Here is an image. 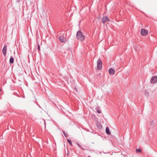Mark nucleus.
I'll return each mask as SVG.
<instances>
[{
    "mask_svg": "<svg viewBox=\"0 0 157 157\" xmlns=\"http://www.w3.org/2000/svg\"><path fill=\"white\" fill-rule=\"evenodd\" d=\"M63 132L66 137H67L68 136L67 133H65L64 131H63Z\"/></svg>",
    "mask_w": 157,
    "mask_h": 157,
    "instance_id": "f8f14e48",
    "label": "nucleus"
},
{
    "mask_svg": "<svg viewBox=\"0 0 157 157\" xmlns=\"http://www.w3.org/2000/svg\"><path fill=\"white\" fill-rule=\"evenodd\" d=\"M67 141L68 143L69 144H70V145H72L71 141L70 140L67 139Z\"/></svg>",
    "mask_w": 157,
    "mask_h": 157,
    "instance_id": "ddd939ff",
    "label": "nucleus"
},
{
    "mask_svg": "<svg viewBox=\"0 0 157 157\" xmlns=\"http://www.w3.org/2000/svg\"><path fill=\"white\" fill-rule=\"evenodd\" d=\"M38 50L40 51V47L39 45H38Z\"/></svg>",
    "mask_w": 157,
    "mask_h": 157,
    "instance_id": "a211bd4d",
    "label": "nucleus"
},
{
    "mask_svg": "<svg viewBox=\"0 0 157 157\" xmlns=\"http://www.w3.org/2000/svg\"><path fill=\"white\" fill-rule=\"evenodd\" d=\"M142 151V150L140 149H136V152L137 153H138L139 152H141Z\"/></svg>",
    "mask_w": 157,
    "mask_h": 157,
    "instance_id": "4468645a",
    "label": "nucleus"
},
{
    "mask_svg": "<svg viewBox=\"0 0 157 157\" xmlns=\"http://www.w3.org/2000/svg\"><path fill=\"white\" fill-rule=\"evenodd\" d=\"M114 70L112 68H110L109 70V73L111 75H113L115 73Z\"/></svg>",
    "mask_w": 157,
    "mask_h": 157,
    "instance_id": "6e6552de",
    "label": "nucleus"
},
{
    "mask_svg": "<svg viewBox=\"0 0 157 157\" xmlns=\"http://www.w3.org/2000/svg\"><path fill=\"white\" fill-rule=\"evenodd\" d=\"M7 46L6 45H5L2 49V52L4 56H5L6 55V51H7Z\"/></svg>",
    "mask_w": 157,
    "mask_h": 157,
    "instance_id": "0eeeda50",
    "label": "nucleus"
},
{
    "mask_svg": "<svg viewBox=\"0 0 157 157\" xmlns=\"http://www.w3.org/2000/svg\"><path fill=\"white\" fill-rule=\"evenodd\" d=\"M106 132L108 135H110L111 134V132L108 127H107L106 128Z\"/></svg>",
    "mask_w": 157,
    "mask_h": 157,
    "instance_id": "1a4fd4ad",
    "label": "nucleus"
},
{
    "mask_svg": "<svg viewBox=\"0 0 157 157\" xmlns=\"http://www.w3.org/2000/svg\"><path fill=\"white\" fill-rule=\"evenodd\" d=\"M14 62V58L12 56H11L10 59V62L11 63H13Z\"/></svg>",
    "mask_w": 157,
    "mask_h": 157,
    "instance_id": "9b49d317",
    "label": "nucleus"
},
{
    "mask_svg": "<svg viewBox=\"0 0 157 157\" xmlns=\"http://www.w3.org/2000/svg\"><path fill=\"white\" fill-rule=\"evenodd\" d=\"M149 92L148 91H146L144 92V94L145 96H148L149 95Z\"/></svg>",
    "mask_w": 157,
    "mask_h": 157,
    "instance_id": "2eb2a0df",
    "label": "nucleus"
},
{
    "mask_svg": "<svg viewBox=\"0 0 157 157\" xmlns=\"http://www.w3.org/2000/svg\"><path fill=\"white\" fill-rule=\"evenodd\" d=\"M151 82L152 83H155L157 82V76H154L151 79Z\"/></svg>",
    "mask_w": 157,
    "mask_h": 157,
    "instance_id": "423d86ee",
    "label": "nucleus"
},
{
    "mask_svg": "<svg viewBox=\"0 0 157 157\" xmlns=\"http://www.w3.org/2000/svg\"><path fill=\"white\" fill-rule=\"evenodd\" d=\"M97 68L99 70H101L102 68V62L100 58H98L97 60Z\"/></svg>",
    "mask_w": 157,
    "mask_h": 157,
    "instance_id": "f03ea898",
    "label": "nucleus"
},
{
    "mask_svg": "<svg viewBox=\"0 0 157 157\" xmlns=\"http://www.w3.org/2000/svg\"><path fill=\"white\" fill-rule=\"evenodd\" d=\"M110 19L107 16H104L101 18V21L103 23H105L106 21H109Z\"/></svg>",
    "mask_w": 157,
    "mask_h": 157,
    "instance_id": "7ed1b4c3",
    "label": "nucleus"
},
{
    "mask_svg": "<svg viewBox=\"0 0 157 157\" xmlns=\"http://www.w3.org/2000/svg\"><path fill=\"white\" fill-rule=\"evenodd\" d=\"M76 36L78 40L81 41L84 40L85 39V36L82 35V33L80 31L77 32Z\"/></svg>",
    "mask_w": 157,
    "mask_h": 157,
    "instance_id": "f257e3e1",
    "label": "nucleus"
},
{
    "mask_svg": "<svg viewBox=\"0 0 157 157\" xmlns=\"http://www.w3.org/2000/svg\"><path fill=\"white\" fill-rule=\"evenodd\" d=\"M59 39L60 41L62 43H65L66 41V39L63 35H61L59 36Z\"/></svg>",
    "mask_w": 157,
    "mask_h": 157,
    "instance_id": "20e7f679",
    "label": "nucleus"
},
{
    "mask_svg": "<svg viewBox=\"0 0 157 157\" xmlns=\"http://www.w3.org/2000/svg\"><path fill=\"white\" fill-rule=\"evenodd\" d=\"M151 124L152 123H153V121H152L151 122Z\"/></svg>",
    "mask_w": 157,
    "mask_h": 157,
    "instance_id": "6ab92c4d",
    "label": "nucleus"
},
{
    "mask_svg": "<svg viewBox=\"0 0 157 157\" xmlns=\"http://www.w3.org/2000/svg\"><path fill=\"white\" fill-rule=\"evenodd\" d=\"M2 90V88H1L0 89V92Z\"/></svg>",
    "mask_w": 157,
    "mask_h": 157,
    "instance_id": "aec40b11",
    "label": "nucleus"
},
{
    "mask_svg": "<svg viewBox=\"0 0 157 157\" xmlns=\"http://www.w3.org/2000/svg\"><path fill=\"white\" fill-rule=\"evenodd\" d=\"M97 112L99 114H100L101 113V111L99 109H97Z\"/></svg>",
    "mask_w": 157,
    "mask_h": 157,
    "instance_id": "f3484780",
    "label": "nucleus"
},
{
    "mask_svg": "<svg viewBox=\"0 0 157 157\" xmlns=\"http://www.w3.org/2000/svg\"><path fill=\"white\" fill-rule=\"evenodd\" d=\"M88 157H90V156H88Z\"/></svg>",
    "mask_w": 157,
    "mask_h": 157,
    "instance_id": "412c9836",
    "label": "nucleus"
},
{
    "mask_svg": "<svg viewBox=\"0 0 157 157\" xmlns=\"http://www.w3.org/2000/svg\"><path fill=\"white\" fill-rule=\"evenodd\" d=\"M96 126L97 128L100 129H101L102 128V125L100 123H97L96 124Z\"/></svg>",
    "mask_w": 157,
    "mask_h": 157,
    "instance_id": "9d476101",
    "label": "nucleus"
},
{
    "mask_svg": "<svg viewBox=\"0 0 157 157\" xmlns=\"http://www.w3.org/2000/svg\"><path fill=\"white\" fill-rule=\"evenodd\" d=\"M148 33V31L144 29H142L141 30V34L142 36H146Z\"/></svg>",
    "mask_w": 157,
    "mask_h": 157,
    "instance_id": "39448f33",
    "label": "nucleus"
},
{
    "mask_svg": "<svg viewBox=\"0 0 157 157\" xmlns=\"http://www.w3.org/2000/svg\"><path fill=\"white\" fill-rule=\"evenodd\" d=\"M78 145L79 146V147H80L81 149H82L83 150L85 149L84 148H83L82 147L81 145H80L79 144H78Z\"/></svg>",
    "mask_w": 157,
    "mask_h": 157,
    "instance_id": "dca6fc26",
    "label": "nucleus"
}]
</instances>
